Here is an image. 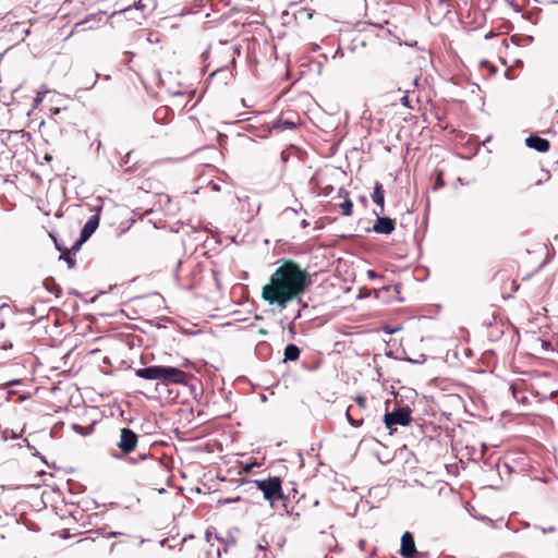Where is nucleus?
Returning a JSON list of instances; mask_svg holds the SVG:
<instances>
[{"label":"nucleus","mask_w":558,"mask_h":558,"mask_svg":"<svg viewBox=\"0 0 558 558\" xmlns=\"http://www.w3.org/2000/svg\"><path fill=\"white\" fill-rule=\"evenodd\" d=\"M312 284L311 275L292 259H282L262 289V299L270 305L286 308L300 299Z\"/></svg>","instance_id":"f257e3e1"},{"label":"nucleus","mask_w":558,"mask_h":558,"mask_svg":"<svg viewBox=\"0 0 558 558\" xmlns=\"http://www.w3.org/2000/svg\"><path fill=\"white\" fill-rule=\"evenodd\" d=\"M257 488L263 493L265 500L272 506L276 501L283 500L282 481L278 476H269L265 480L254 481Z\"/></svg>","instance_id":"f03ea898"},{"label":"nucleus","mask_w":558,"mask_h":558,"mask_svg":"<svg viewBox=\"0 0 558 558\" xmlns=\"http://www.w3.org/2000/svg\"><path fill=\"white\" fill-rule=\"evenodd\" d=\"M493 282L498 287L504 299L512 296V294L519 289V284L515 279L512 278V274L508 269L498 270L493 277Z\"/></svg>","instance_id":"7ed1b4c3"},{"label":"nucleus","mask_w":558,"mask_h":558,"mask_svg":"<svg viewBox=\"0 0 558 558\" xmlns=\"http://www.w3.org/2000/svg\"><path fill=\"white\" fill-rule=\"evenodd\" d=\"M412 422V411L408 407L395 409L387 412L384 416V423L387 429L395 432L397 426H408Z\"/></svg>","instance_id":"20e7f679"},{"label":"nucleus","mask_w":558,"mask_h":558,"mask_svg":"<svg viewBox=\"0 0 558 558\" xmlns=\"http://www.w3.org/2000/svg\"><path fill=\"white\" fill-rule=\"evenodd\" d=\"M207 544L202 541L184 539L180 549L179 558H208Z\"/></svg>","instance_id":"39448f33"},{"label":"nucleus","mask_w":558,"mask_h":558,"mask_svg":"<svg viewBox=\"0 0 558 558\" xmlns=\"http://www.w3.org/2000/svg\"><path fill=\"white\" fill-rule=\"evenodd\" d=\"M190 375L177 367L161 366V383L163 385H185Z\"/></svg>","instance_id":"423d86ee"},{"label":"nucleus","mask_w":558,"mask_h":558,"mask_svg":"<svg viewBox=\"0 0 558 558\" xmlns=\"http://www.w3.org/2000/svg\"><path fill=\"white\" fill-rule=\"evenodd\" d=\"M138 442V436L131 428H122L120 430V440L117 444L118 448L125 454L133 452Z\"/></svg>","instance_id":"0eeeda50"},{"label":"nucleus","mask_w":558,"mask_h":558,"mask_svg":"<svg viewBox=\"0 0 558 558\" xmlns=\"http://www.w3.org/2000/svg\"><path fill=\"white\" fill-rule=\"evenodd\" d=\"M269 124L270 130L276 132H282L284 130H294L299 124V119L296 117L292 119L281 113Z\"/></svg>","instance_id":"6e6552de"},{"label":"nucleus","mask_w":558,"mask_h":558,"mask_svg":"<svg viewBox=\"0 0 558 558\" xmlns=\"http://www.w3.org/2000/svg\"><path fill=\"white\" fill-rule=\"evenodd\" d=\"M99 218L98 216H92L81 231L80 239L73 244L74 250H80L82 243H84L98 228Z\"/></svg>","instance_id":"1a4fd4ad"},{"label":"nucleus","mask_w":558,"mask_h":558,"mask_svg":"<svg viewBox=\"0 0 558 558\" xmlns=\"http://www.w3.org/2000/svg\"><path fill=\"white\" fill-rule=\"evenodd\" d=\"M399 553L403 558H415L416 547L413 534L411 532L407 531L402 534Z\"/></svg>","instance_id":"9d476101"},{"label":"nucleus","mask_w":558,"mask_h":558,"mask_svg":"<svg viewBox=\"0 0 558 558\" xmlns=\"http://www.w3.org/2000/svg\"><path fill=\"white\" fill-rule=\"evenodd\" d=\"M376 215L377 219L373 226V231L379 234H390L396 228L395 220L389 217H380L379 211Z\"/></svg>","instance_id":"9b49d317"},{"label":"nucleus","mask_w":558,"mask_h":558,"mask_svg":"<svg viewBox=\"0 0 558 558\" xmlns=\"http://www.w3.org/2000/svg\"><path fill=\"white\" fill-rule=\"evenodd\" d=\"M510 390L518 403L523 407L530 404V398L527 391L524 389V383L522 380L511 384Z\"/></svg>","instance_id":"f8f14e48"},{"label":"nucleus","mask_w":558,"mask_h":558,"mask_svg":"<svg viewBox=\"0 0 558 558\" xmlns=\"http://www.w3.org/2000/svg\"><path fill=\"white\" fill-rule=\"evenodd\" d=\"M161 366L162 365H151L144 368H137L135 371V375L140 378L161 381Z\"/></svg>","instance_id":"ddd939ff"},{"label":"nucleus","mask_w":558,"mask_h":558,"mask_svg":"<svg viewBox=\"0 0 558 558\" xmlns=\"http://www.w3.org/2000/svg\"><path fill=\"white\" fill-rule=\"evenodd\" d=\"M526 146L533 148L539 153H546L550 148V143L548 140L539 137L537 135H531L525 140Z\"/></svg>","instance_id":"4468645a"},{"label":"nucleus","mask_w":558,"mask_h":558,"mask_svg":"<svg viewBox=\"0 0 558 558\" xmlns=\"http://www.w3.org/2000/svg\"><path fill=\"white\" fill-rule=\"evenodd\" d=\"M372 199L379 206V214H383L385 210V191L381 183L375 182Z\"/></svg>","instance_id":"2eb2a0df"},{"label":"nucleus","mask_w":558,"mask_h":558,"mask_svg":"<svg viewBox=\"0 0 558 558\" xmlns=\"http://www.w3.org/2000/svg\"><path fill=\"white\" fill-rule=\"evenodd\" d=\"M58 250L60 252H62V255L61 257L68 263V266L70 268H73L76 264L75 262V258L73 257V255L75 254V252H77L78 250H74V247L72 246L71 250H68V248H62L60 247L59 245H57Z\"/></svg>","instance_id":"dca6fc26"},{"label":"nucleus","mask_w":558,"mask_h":558,"mask_svg":"<svg viewBox=\"0 0 558 558\" xmlns=\"http://www.w3.org/2000/svg\"><path fill=\"white\" fill-rule=\"evenodd\" d=\"M301 351L295 344H288L284 349V360L286 361H296L299 360Z\"/></svg>","instance_id":"f3484780"},{"label":"nucleus","mask_w":558,"mask_h":558,"mask_svg":"<svg viewBox=\"0 0 558 558\" xmlns=\"http://www.w3.org/2000/svg\"><path fill=\"white\" fill-rule=\"evenodd\" d=\"M339 207L341 208V214L343 216H351L352 209H353V203L349 197V193L344 191V201L339 204Z\"/></svg>","instance_id":"a211bd4d"},{"label":"nucleus","mask_w":558,"mask_h":558,"mask_svg":"<svg viewBox=\"0 0 558 558\" xmlns=\"http://www.w3.org/2000/svg\"><path fill=\"white\" fill-rule=\"evenodd\" d=\"M345 415H347V418L349 421V423L353 426V427H360L363 425V418H355L352 414V407L350 405L348 409H347V412H345Z\"/></svg>","instance_id":"6ab92c4d"},{"label":"nucleus","mask_w":558,"mask_h":558,"mask_svg":"<svg viewBox=\"0 0 558 558\" xmlns=\"http://www.w3.org/2000/svg\"><path fill=\"white\" fill-rule=\"evenodd\" d=\"M403 93H404V95L401 97V104L404 107L411 108L410 99H409V95H408L410 93V88L409 87L404 88Z\"/></svg>","instance_id":"aec40b11"},{"label":"nucleus","mask_w":558,"mask_h":558,"mask_svg":"<svg viewBox=\"0 0 558 558\" xmlns=\"http://www.w3.org/2000/svg\"><path fill=\"white\" fill-rule=\"evenodd\" d=\"M355 402H356V404H357V407L360 409H365L366 408V398L365 397L357 396L355 398Z\"/></svg>","instance_id":"412c9836"},{"label":"nucleus","mask_w":558,"mask_h":558,"mask_svg":"<svg viewBox=\"0 0 558 558\" xmlns=\"http://www.w3.org/2000/svg\"><path fill=\"white\" fill-rule=\"evenodd\" d=\"M255 465H257V464H256V463L246 464V465H244V466L242 468V471H243L244 473H250V472L253 470V468H254Z\"/></svg>","instance_id":"4be33fe9"},{"label":"nucleus","mask_w":558,"mask_h":558,"mask_svg":"<svg viewBox=\"0 0 558 558\" xmlns=\"http://www.w3.org/2000/svg\"><path fill=\"white\" fill-rule=\"evenodd\" d=\"M73 428H74L76 432H80L81 434H84V435L86 434V433L84 432V428H83V427H81V426H78V425H73Z\"/></svg>","instance_id":"5701e85b"},{"label":"nucleus","mask_w":558,"mask_h":558,"mask_svg":"<svg viewBox=\"0 0 558 558\" xmlns=\"http://www.w3.org/2000/svg\"><path fill=\"white\" fill-rule=\"evenodd\" d=\"M417 81H418V77H417V76H415V77L413 78V81L411 82V86H412V87H416V85H417Z\"/></svg>","instance_id":"b1692460"},{"label":"nucleus","mask_w":558,"mask_h":558,"mask_svg":"<svg viewBox=\"0 0 558 558\" xmlns=\"http://www.w3.org/2000/svg\"><path fill=\"white\" fill-rule=\"evenodd\" d=\"M54 294L58 296L61 292H62V289L59 288V287H56L54 290H53Z\"/></svg>","instance_id":"393cba45"},{"label":"nucleus","mask_w":558,"mask_h":558,"mask_svg":"<svg viewBox=\"0 0 558 558\" xmlns=\"http://www.w3.org/2000/svg\"><path fill=\"white\" fill-rule=\"evenodd\" d=\"M52 113L53 114H58L60 112V109L59 108H53L51 109Z\"/></svg>","instance_id":"a878e982"},{"label":"nucleus","mask_w":558,"mask_h":558,"mask_svg":"<svg viewBox=\"0 0 558 558\" xmlns=\"http://www.w3.org/2000/svg\"><path fill=\"white\" fill-rule=\"evenodd\" d=\"M45 160H47V161L51 160V156L50 155H46L45 156Z\"/></svg>","instance_id":"bb28decb"},{"label":"nucleus","mask_w":558,"mask_h":558,"mask_svg":"<svg viewBox=\"0 0 558 558\" xmlns=\"http://www.w3.org/2000/svg\"><path fill=\"white\" fill-rule=\"evenodd\" d=\"M545 177H546V180H548L550 175L548 172H545Z\"/></svg>","instance_id":"cd10ccee"},{"label":"nucleus","mask_w":558,"mask_h":558,"mask_svg":"<svg viewBox=\"0 0 558 558\" xmlns=\"http://www.w3.org/2000/svg\"><path fill=\"white\" fill-rule=\"evenodd\" d=\"M45 286L47 287V289L50 290L49 286H48V280H45Z\"/></svg>","instance_id":"c85d7f7f"},{"label":"nucleus","mask_w":558,"mask_h":558,"mask_svg":"<svg viewBox=\"0 0 558 558\" xmlns=\"http://www.w3.org/2000/svg\"><path fill=\"white\" fill-rule=\"evenodd\" d=\"M81 25V23L75 24V29H77Z\"/></svg>","instance_id":"c756f323"},{"label":"nucleus","mask_w":558,"mask_h":558,"mask_svg":"<svg viewBox=\"0 0 558 558\" xmlns=\"http://www.w3.org/2000/svg\"><path fill=\"white\" fill-rule=\"evenodd\" d=\"M130 157H131V153H129V154L126 155V159L129 160V159H130Z\"/></svg>","instance_id":"7c9ffc66"}]
</instances>
